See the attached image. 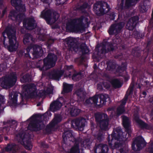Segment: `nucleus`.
<instances>
[{
	"label": "nucleus",
	"instance_id": "a19ab883",
	"mask_svg": "<svg viewBox=\"0 0 153 153\" xmlns=\"http://www.w3.org/2000/svg\"><path fill=\"white\" fill-rule=\"evenodd\" d=\"M134 86V84L131 85L130 86V88L129 91H127L125 94V97L123 99L127 101L128 96L131 94H132L133 92V90Z\"/></svg>",
	"mask_w": 153,
	"mask_h": 153
},
{
	"label": "nucleus",
	"instance_id": "473e14b6",
	"mask_svg": "<svg viewBox=\"0 0 153 153\" xmlns=\"http://www.w3.org/2000/svg\"><path fill=\"white\" fill-rule=\"evenodd\" d=\"M107 69L111 71H114L116 67V64L112 61L110 60L106 62Z\"/></svg>",
	"mask_w": 153,
	"mask_h": 153
},
{
	"label": "nucleus",
	"instance_id": "09e8293b",
	"mask_svg": "<svg viewBox=\"0 0 153 153\" xmlns=\"http://www.w3.org/2000/svg\"><path fill=\"white\" fill-rule=\"evenodd\" d=\"M95 137L97 140L100 142L102 141L104 138L103 133L101 132H99Z\"/></svg>",
	"mask_w": 153,
	"mask_h": 153
},
{
	"label": "nucleus",
	"instance_id": "c03bdc74",
	"mask_svg": "<svg viewBox=\"0 0 153 153\" xmlns=\"http://www.w3.org/2000/svg\"><path fill=\"white\" fill-rule=\"evenodd\" d=\"M115 16V13L114 12H111L106 15V17L107 19L110 21L114 20Z\"/></svg>",
	"mask_w": 153,
	"mask_h": 153
},
{
	"label": "nucleus",
	"instance_id": "f03ea898",
	"mask_svg": "<svg viewBox=\"0 0 153 153\" xmlns=\"http://www.w3.org/2000/svg\"><path fill=\"white\" fill-rule=\"evenodd\" d=\"M84 16L79 18L70 19L66 24V30L68 32H79L84 31L85 29V25L83 22Z\"/></svg>",
	"mask_w": 153,
	"mask_h": 153
},
{
	"label": "nucleus",
	"instance_id": "774afa93",
	"mask_svg": "<svg viewBox=\"0 0 153 153\" xmlns=\"http://www.w3.org/2000/svg\"><path fill=\"white\" fill-rule=\"evenodd\" d=\"M120 153H127L128 151L124 148H121L119 150Z\"/></svg>",
	"mask_w": 153,
	"mask_h": 153
},
{
	"label": "nucleus",
	"instance_id": "c756f323",
	"mask_svg": "<svg viewBox=\"0 0 153 153\" xmlns=\"http://www.w3.org/2000/svg\"><path fill=\"white\" fill-rule=\"evenodd\" d=\"M16 145L14 143H9L7 144L4 149L6 152H12L15 153L16 152Z\"/></svg>",
	"mask_w": 153,
	"mask_h": 153
},
{
	"label": "nucleus",
	"instance_id": "f8f14e48",
	"mask_svg": "<svg viewBox=\"0 0 153 153\" xmlns=\"http://www.w3.org/2000/svg\"><path fill=\"white\" fill-rule=\"evenodd\" d=\"M36 87L34 83H31L25 87V95L28 97L34 98L37 95Z\"/></svg>",
	"mask_w": 153,
	"mask_h": 153
},
{
	"label": "nucleus",
	"instance_id": "423d86ee",
	"mask_svg": "<svg viewBox=\"0 0 153 153\" xmlns=\"http://www.w3.org/2000/svg\"><path fill=\"white\" fill-rule=\"evenodd\" d=\"M93 9L97 15L102 16L108 13L111 8L107 2L100 1H97L94 4Z\"/></svg>",
	"mask_w": 153,
	"mask_h": 153
},
{
	"label": "nucleus",
	"instance_id": "79ce46f5",
	"mask_svg": "<svg viewBox=\"0 0 153 153\" xmlns=\"http://www.w3.org/2000/svg\"><path fill=\"white\" fill-rule=\"evenodd\" d=\"M15 9L19 13H25L26 11L25 5L23 4L22 2L18 6L17 9Z\"/></svg>",
	"mask_w": 153,
	"mask_h": 153
},
{
	"label": "nucleus",
	"instance_id": "aec40b11",
	"mask_svg": "<svg viewBox=\"0 0 153 153\" xmlns=\"http://www.w3.org/2000/svg\"><path fill=\"white\" fill-rule=\"evenodd\" d=\"M32 55L34 59H37L42 56L44 51L41 46L36 45L33 46Z\"/></svg>",
	"mask_w": 153,
	"mask_h": 153
},
{
	"label": "nucleus",
	"instance_id": "7ed1b4c3",
	"mask_svg": "<svg viewBox=\"0 0 153 153\" xmlns=\"http://www.w3.org/2000/svg\"><path fill=\"white\" fill-rule=\"evenodd\" d=\"M65 40L69 51L81 52L82 55L89 54V50L85 44L79 45L75 42V38L72 37H68L65 39Z\"/></svg>",
	"mask_w": 153,
	"mask_h": 153
},
{
	"label": "nucleus",
	"instance_id": "338daca9",
	"mask_svg": "<svg viewBox=\"0 0 153 153\" xmlns=\"http://www.w3.org/2000/svg\"><path fill=\"white\" fill-rule=\"evenodd\" d=\"M134 52V55H136L137 57H139L140 55V53L136 51V49L135 48L133 49L132 50V52L133 53Z\"/></svg>",
	"mask_w": 153,
	"mask_h": 153
},
{
	"label": "nucleus",
	"instance_id": "de8ad7c7",
	"mask_svg": "<svg viewBox=\"0 0 153 153\" xmlns=\"http://www.w3.org/2000/svg\"><path fill=\"white\" fill-rule=\"evenodd\" d=\"M125 112L124 107L120 106L117 108L116 114L117 115L120 116Z\"/></svg>",
	"mask_w": 153,
	"mask_h": 153
},
{
	"label": "nucleus",
	"instance_id": "e433bc0d",
	"mask_svg": "<svg viewBox=\"0 0 153 153\" xmlns=\"http://www.w3.org/2000/svg\"><path fill=\"white\" fill-rule=\"evenodd\" d=\"M108 97V95L106 94H99V99L100 100V103L104 105L106 104V100Z\"/></svg>",
	"mask_w": 153,
	"mask_h": 153
},
{
	"label": "nucleus",
	"instance_id": "49530a36",
	"mask_svg": "<svg viewBox=\"0 0 153 153\" xmlns=\"http://www.w3.org/2000/svg\"><path fill=\"white\" fill-rule=\"evenodd\" d=\"M81 74L82 73L80 71H79L78 72H75L72 75V79L74 80H79L81 78V77L80 78H78L79 76H81Z\"/></svg>",
	"mask_w": 153,
	"mask_h": 153
},
{
	"label": "nucleus",
	"instance_id": "9b49d317",
	"mask_svg": "<svg viewBox=\"0 0 153 153\" xmlns=\"http://www.w3.org/2000/svg\"><path fill=\"white\" fill-rule=\"evenodd\" d=\"M124 25V22H121L112 24L108 30L110 35L116 36L121 32V30Z\"/></svg>",
	"mask_w": 153,
	"mask_h": 153
},
{
	"label": "nucleus",
	"instance_id": "b1692460",
	"mask_svg": "<svg viewBox=\"0 0 153 153\" xmlns=\"http://www.w3.org/2000/svg\"><path fill=\"white\" fill-rule=\"evenodd\" d=\"M62 105V103L57 99L50 104L49 110L51 111L54 112L59 110Z\"/></svg>",
	"mask_w": 153,
	"mask_h": 153
},
{
	"label": "nucleus",
	"instance_id": "a878e982",
	"mask_svg": "<svg viewBox=\"0 0 153 153\" xmlns=\"http://www.w3.org/2000/svg\"><path fill=\"white\" fill-rule=\"evenodd\" d=\"M89 6L88 4L86 2L84 3L81 5H80L78 4L74 6V10L75 11H81L82 13H85L86 12L85 10Z\"/></svg>",
	"mask_w": 153,
	"mask_h": 153
},
{
	"label": "nucleus",
	"instance_id": "ea45409f",
	"mask_svg": "<svg viewBox=\"0 0 153 153\" xmlns=\"http://www.w3.org/2000/svg\"><path fill=\"white\" fill-rule=\"evenodd\" d=\"M21 82L23 83L29 82L31 81V76L28 74L24 75L20 79Z\"/></svg>",
	"mask_w": 153,
	"mask_h": 153
},
{
	"label": "nucleus",
	"instance_id": "37998d69",
	"mask_svg": "<svg viewBox=\"0 0 153 153\" xmlns=\"http://www.w3.org/2000/svg\"><path fill=\"white\" fill-rule=\"evenodd\" d=\"M41 29H38L37 34L39 35L38 39L43 41H46V35L45 34L41 32Z\"/></svg>",
	"mask_w": 153,
	"mask_h": 153
},
{
	"label": "nucleus",
	"instance_id": "72a5a7b5",
	"mask_svg": "<svg viewBox=\"0 0 153 153\" xmlns=\"http://www.w3.org/2000/svg\"><path fill=\"white\" fill-rule=\"evenodd\" d=\"M73 88V85L65 82L63 83V92L64 93H68L71 92Z\"/></svg>",
	"mask_w": 153,
	"mask_h": 153
},
{
	"label": "nucleus",
	"instance_id": "0e129e2a",
	"mask_svg": "<svg viewBox=\"0 0 153 153\" xmlns=\"http://www.w3.org/2000/svg\"><path fill=\"white\" fill-rule=\"evenodd\" d=\"M97 89L100 90H102L103 89V86L102 85V82L98 84L97 85Z\"/></svg>",
	"mask_w": 153,
	"mask_h": 153
},
{
	"label": "nucleus",
	"instance_id": "6e6d98bb",
	"mask_svg": "<svg viewBox=\"0 0 153 153\" xmlns=\"http://www.w3.org/2000/svg\"><path fill=\"white\" fill-rule=\"evenodd\" d=\"M85 60V58L82 56H81L80 58H78L77 60L79 63L80 65H82L84 64Z\"/></svg>",
	"mask_w": 153,
	"mask_h": 153
},
{
	"label": "nucleus",
	"instance_id": "412c9836",
	"mask_svg": "<svg viewBox=\"0 0 153 153\" xmlns=\"http://www.w3.org/2000/svg\"><path fill=\"white\" fill-rule=\"evenodd\" d=\"M7 125L3 128V131H5L7 133H8L10 131L16 129L17 128V124L16 121L13 120H9L7 121Z\"/></svg>",
	"mask_w": 153,
	"mask_h": 153
},
{
	"label": "nucleus",
	"instance_id": "39448f33",
	"mask_svg": "<svg viewBox=\"0 0 153 153\" xmlns=\"http://www.w3.org/2000/svg\"><path fill=\"white\" fill-rule=\"evenodd\" d=\"M17 79L15 72H11L8 76H4L1 79V86L5 89L10 88L16 84Z\"/></svg>",
	"mask_w": 153,
	"mask_h": 153
},
{
	"label": "nucleus",
	"instance_id": "0eeeda50",
	"mask_svg": "<svg viewBox=\"0 0 153 153\" xmlns=\"http://www.w3.org/2000/svg\"><path fill=\"white\" fill-rule=\"evenodd\" d=\"M95 118L101 130L106 131L108 129L109 120L106 114L96 113L95 115Z\"/></svg>",
	"mask_w": 153,
	"mask_h": 153
},
{
	"label": "nucleus",
	"instance_id": "f257e3e1",
	"mask_svg": "<svg viewBox=\"0 0 153 153\" xmlns=\"http://www.w3.org/2000/svg\"><path fill=\"white\" fill-rule=\"evenodd\" d=\"M1 36L3 37V44L4 47L10 52L15 51V47L16 42V31L13 27H7L2 33Z\"/></svg>",
	"mask_w": 153,
	"mask_h": 153
},
{
	"label": "nucleus",
	"instance_id": "4be33fe9",
	"mask_svg": "<svg viewBox=\"0 0 153 153\" xmlns=\"http://www.w3.org/2000/svg\"><path fill=\"white\" fill-rule=\"evenodd\" d=\"M133 116L134 120L138 124L141 128L147 129L149 128L148 124L140 119L138 113H134L133 115Z\"/></svg>",
	"mask_w": 153,
	"mask_h": 153
},
{
	"label": "nucleus",
	"instance_id": "2eb2a0df",
	"mask_svg": "<svg viewBox=\"0 0 153 153\" xmlns=\"http://www.w3.org/2000/svg\"><path fill=\"white\" fill-rule=\"evenodd\" d=\"M85 119L83 118H77L71 121L72 127L77 128L79 131H82L85 126Z\"/></svg>",
	"mask_w": 153,
	"mask_h": 153
},
{
	"label": "nucleus",
	"instance_id": "5fc2aeb1",
	"mask_svg": "<svg viewBox=\"0 0 153 153\" xmlns=\"http://www.w3.org/2000/svg\"><path fill=\"white\" fill-rule=\"evenodd\" d=\"M54 42V39L50 38L46 41V43L48 45V47H49L53 44Z\"/></svg>",
	"mask_w": 153,
	"mask_h": 153
},
{
	"label": "nucleus",
	"instance_id": "f3484780",
	"mask_svg": "<svg viewBox=\"0 0 153 153\" xmlns=\"http://www.w3.org/2000/svg\"><path fill=\"white\" fill-rule=\"evenodd\" d=\"M127 67L126 63L123 62L121 65L118 66L116 69V71L117 73L124 72V73L122 74L120 76L124 78L126 81H128L130 78L129 76L126 71Z\"/></svg>",
	"mask_w": 153,
	"mask_h": 153
},
{
	"label": "nucleus",
	"instance_id": "2f4dec72",
	"mask_svg": "<svg viewBox=\"0 0 153 153\" xmlns=\"http://www.w3.org/2000/svg\"><path fill=\"white\" fill-rule=\"evenodd\" d=\"M55 126L51 122L46 126L45 130L47 134H50L52 131H55L57 128H55Z\"/></svg>",
	"mask_w": 153,
	"mask_h": 153
},
{
	"label": "nucleus",
	"instance_id": "58836bf2",
	"mask_svg": "<svg viewBox=\"0 0 153 153\" xmlns=\"http://www.w3.org/2000/svg\"><path fill=\"white\" fill-rule=\"evenodd\" d=\"M71 114L73 116H76L79 114L80 110L79 109H76L75 107L70 108L69 110Z\"/></svg>",
	"mask_w": 153,
	"mask_h": 153
},
{
	"label": "nucleus",
	"instance_id": "3c124183",
	"mask_svg": "<svg viewBox=\"0 0 153 153\" xmlns=\"http://www.w3.org/2000/svg\"><path fill=\"white\" fill-rule=\"evenodd\" d=\"M91 98L92 103L94 104H96L98 102V99L99 98V94L95 95Z\"/></svg>",
	"mask_w": 153,
	"mask_h": 153
},
{
	"label": "nucleus",
	"instance_id": "393cba45",
	"mask_svg": "<svg viewBox=\"0 0 153 153\" xmlns=\"http://www.w3.org/2000/svg\"><path fill=\"white\" fill-rule=\"evenodd\" d=\"M63 73V72L61 71L54 70L51 72L50 75L52 79L59 80Z\"/></svg>",
	"mask_w": 153,
	"mask_h": 153
},
{
	"label": "nucleus",
	"instance_id": "bb28decb",
	"mask_svg": "<svg viewBox=\"0 0 153 153\" xmlns=\"http://www.w3.org/2000/svg\"><path fill=\"white\" fill-rule=\"evenodd\" d=\"M41 17L44 19L48 23H49L52 19L51 12L50 10L42 11L41 13Z\"/></svg>",
	"mask_w": 153,
	"mask_h": 153
},
{
	"label": "nucleus",
	"instance_id": "5701e85b",
	"mask_svg": "<svg viewBox=\"0 0 153 153\" xmlns=\"http://www.w3.org/2000/svg\"><path fill=\"white\" fill-rule=\"evenodd\" d=\"M94 149V153H107L109 150L108 146L105 144H100Z\"/></svg>",
	"mask_w": 153,
	"mask_h": 153
},
{
	"label": "nucleus",
	"instance_id": "680f3d73",
	"mask_svg": "<svg viewBox=\"0 0 153 153\" xmlns=\"http://www.w3.org/2000/svg\"><path fill=\"white\" fill-rule=\"evenodd\" d=\"M25 16V13H19L17 16V18L18 17L20 19H22Z\"/></svg>",
	"mask_w": 153,
	"mask_h": 153
},
{
	"label": "nucleus",
	"instance_id": "13d9d810",
	"mask_svg": "<svg viewBox=\"0 0 153 153\" xmlns=\"http://www.w3.org/2000/svg\"><path fill=\"white\" fill-rule=\"evenodd\" d=\"M9 16V17H13L15 18H17V16L16 15V12L14 11H10Z\"/></svg>",
	"mask_w": 153,
	"mask_h": 153
},
{
	"label": "nucleus",
	"instance_id": "4d7b16f0",
	"mask_svg": "<svg viewBox=\"0 0 153 153\" xmlns=\"http://www.w3.org/2000/svg\"><path fill=\"white\" fill-rule=\"evenodd\" d=\"M5 99L4 96L0 94V107L2 104H4L5 103Z\"/></svg>",
	"mask_w": 153,
	"mask_h": 153
},
{
	"label": "nucleus",
	"instance_id": "8fccbe9b",
	"mask_svg": "<svg viewBox=\"0 0 153 153\" xmlns=\"http://www.w3.org/2000/svg\"><path fill=\"white\" fill-rule=\"evenodd\" d=\"M25 148L28 150H31L32 148V145L31 142L29 140H26V145L25 146Z\"/></svg>",
	"mask_w": 153,
	"mask_h": 153
},
{
	"label": "nucleus",
	"instance_id": "603ef678",
	"mask_svg": "<svg viewBox=\"0 0 153 153\" xmlns=\"http://www.w3.org/2000/svg\"><path fill=\"white\" fill-rule=\"evenodd\" d=\"M136 1H138L139 0H135ZM134 0H126L125 7L126 8H129L131 6V4L134 2Z\"/></svg>",
	"mask_w": 153,
	"mask_h": 153
},
{
	"label": "nucleus",
	"instance_id": "4468645a",
	"mask_svg": "<svg viewBox=\"0 0 153 153\" xmlns=\"http://www.w3.org/2000/svg\"><path fill=\"white\" fill-rule=\"evenodd\" d=\"M73 131L69 129L64 130V132L62 134L63 141L65 143L66 141H70L72 142H75L76 140H81L80 138H75L73 134Z\"/></svg>",
	"mask_w": 153,
	"mask_h": 153
},
{
	"label": "nucleus",
	"instance_id": "dca6fc26",
	"mask_svg": "<svg viewBox=\"0 0 153 153\" xmlns=\"http://www.w3.org/2000/svg\"><path fill=\"white\" fill-rule=\"evenodd\" d=\"M23 26L27 30H32L34 29L36 24L33 17H30L24 19L23 22Z\"/></svg>",
	"mask_w": 153,
	"mask_h": 153
},
{
	"label": "nucleus",
	"instance_id": "e2e57ef3",
	"mask_svg": "<svg viewBox=\"0 0 153 153\" xmlns=\"http://www.w3.org/2000/svg\"><path fill=\"white\" fill-rule=\"evenodd\" d=\"M124 0H121V2L120 4V8L121 10L125 9H128V8H126L125 7V6H124Z\"/></svg>",
	"mask_w": 153,
	"mask_h": 153
},
{
	"label": "nucleus",
	"instance_id": "6e6552de",
	"mask_svg": "<svg viewBox=\"0 0 153 153\" xmlns=\"http://www.w3.org/2000/svg\"><path fill=\"white\" fill-rule=\"evenodd\" d=\"M57 60L56 55L54 53H48L47 57L43 59L44 65L40 68V70L45 71L55 66Z\"/></svg>",
	"mask_w": 153,
	"mask_h": 153
},
{
	"label": "nucleus",
	"instance_id": "864d4df0",
	"mask_svg": "<svg viewBox=\"0 0 153 153\" xmlns=\"http://www.w3.org/2000/svg\"><path fill=\"white\" fill-rule=\"evenodd\" d=\"M59 17V14L56 12H53L52 16H51L52 19L54 20V22H56L58 20Z\"/></svg>",
	"mask_w": 153,
	"mask_h": 153
},
{
	"label": "nucleus",
	"instance_id": "a18cd8bd",
	"mask_svg": "<svg viewBox=\"0 0 153 153\" xmlns=\"http://www.w3.org/2000/svg\"><path fill=\"white\" fill-rule=\"evenodd\" d=\"M10 2L12 5L17 9L18 6L22 2V0H11Z\"/></svg>",
	"mask_w": 153,
	"mask_h": 153
},
{
	"label": "nucleus",
	"instance_id": "bf43d9fd",
	"mask_svg": "<svg viewBox=\"0 0 153 153\" xmlns=\"http://www.w3.org/2000/svg\"><path fill=\"white\" fill-rule=\"evenodd\" d=\"M102 85L104 88L107 89H109L110 87L108 83L104 81L102 82Z\"/></svg>",
	"mask_w": 153,
	"mask_h": 153
},
{
	"label": "nucleus",
	"instance_id": "4c0bfd02",
	"mask_svg": "<svg viewBox=\"0 0 153 153\" xmlns=\"http://www.w3.org/2000/svg\"><path fill=\"white\" fill-rule=\"evenodd\" d=\"M111 83L113 87L115 88H120L122 86L121 82L117 79H114L112 80Z\"/></svg>",
	"mask_w": 153,
	"mask_h": 153
},
{
	"label": "nucleus",
	"instance_id": "69168bd1",
	"mask_svg": "<svg viewBox=\"0 0 153 153\" xmlns=\"http://www.w3.org/2000/svg\"><path fill=\"white\" fill-rule=\"evenodd\" d=\"M149 149V153H153V142L150 144Z\"/></svg>",
	"mask_w": 153,
	"mask_h": 153
},
{
	"label": "nucleus",
	"instance_id": "6ab92c4d",
	"mask_svg": "<svg viewBox=\"0 0 153 153\" xmlns=\"http://www.w3.org/2000/svg\"><path fill=\"white\" fill-rule=\"evenodd\" d=\"M139 17L137 16L132 17L127 22L126 28L130 30H133L138 22Z\"/></svg>",
	"mask_w": 153,
	"mask_h": 153
},
{
	"label": "nucleus",
	"instance_id": "9d476101",
	"mask_svg": "<svg viewBox=\"0 0 153 153\" xmlns=\"http://www.w3.org/2000/svg\"><path fill=\"white\" fill-rule=\"evenodd\" d=\"M117 49V46L115 44L107 41L103 43L101 46L99 48L98 53L103 54L109 52H113Z\"/></svg>",
	"mask_w": 153,
	"mask_h": 153
},
{
	"label": "nucleus",
	"instance_id": "f704fd0d",
	"mask_svg": "<svg viewBox=\"0 0 153 153\" xmlns=\"http://www.w3.org/2000/svg\"><path fill=\"white\" fill-rule=\"evenodd\" d=\"M62 117L60 114H55L54 117L51 122L56 126L62 121Z\"/></svg>",
	"mask_w": 153,
	"mask_h": 153
},
{
	"label": "nucleus",
	"instance_id": "a211bd4d",
	"mask_svg": "<svg viewBox=\"0 0 153 153\" xmlns=\"http://www.w3.org/2000/svg\"><path fill=\"white\" fill-rule=\"evenodd\" d=\"M122 119L123 125L125 129L126 135L128 134V137H131V130L130 128L131 122L128 117L123 115L121 116Z\"/></svg>",
	"mask_w": 153,
	"mask_h": 153
},
{
	"label": "nucleus",
	"instance_id": "cd10ccee",
	"mask_svg": "<svg viewBox=\"0 0 153 153\" xmlns=\"http://www.w3.org/2000/svg\"><path fill=\"white\" fill-rule=\"evenodd\" d=\"M75 94L77 95L78 99L79 100L82 101L84 100L86 95L82 88L77 89L76 91Z\"/></svg>",
	"mask_w": 153,
	"mask_h": 153
},
{
	"label": "nucleus",
	"instance_id": "052dcab7",
	"mask_svg": "<svg viewBox=\"0 0 153 153\" xmlns=\"http://www.w3.org/2000/svg\"><path fill=\"white\" fill-rule=\"evenodd\" d=\"M57 2H59V5H63L66 4V2L68 0H56Z\"/></svg>",
	"mask_w": 153,
	"mask_h": 153
},
{
	"label": "nucleus",
	"instance_id": "ddd939ff",
	"mask_svg": "<svg viewBox=\"0 0 153 153\" xmlns=\"http://www.w3.org/2000/svg\"><path fill=\"white\" fill-rule=\"evenodd\" d=\"M142 145L145 146L146 143L143 137L140 136L133 141L131 145L132 149L135 151H139L142 148Z\"/></svg>",
	"mask_w": 153,
	"mask_h": 153
},
{
	"label": "nucleus",
	"instance_id": "1a4fd4ad",
	"mask_svg": "<svg viewBox=\"0 0 153 153\" xmlns=\"http://www.w3.org/2000/svg\"><path fill=\"white\" fill-rule=\"evenodd\" d=\"M42 115L40 114H36L32 115L31 118V120L28 125L27 129L32 131H37L42 129L41 125L39 124L40 120L36 118H40Z\"/></svg>",
	"mask_w": 153,
	"mask_h": 153
},
{
	"label": "nucleus",
	"instance_id": "7c9ffc66",
	"mask_svg": "<svg viewBox=\"0 0 153 153\" xmlns=\"http://www.w3.org/2000/svg\"><path fill=\"white\" fill-rule=\"evenodd\" d=\"M33 41V36L29 33H26L23 37V42L24 45H28L31 41Z\"/></svg>",
	"mask_w": 153,
	"mask_h": 153
},
{
	"label": "nucleus",
	"instance_id": "c9c22d12",
	"mask_svg": "<svg viewBox=\"0 0 153 153\" xmlns=\"http://www.w3.org/2000/svg\"><path fill=\"white\" fill-rule=\"evenodd\" d=\"M148 6L147 5L146 1H141L140 2L139 8L140 12L144 13L146 12L148 9Z\"/></svg>",
	"mask_w": 153,
	"mask_h": 153
},
{
	"label": "nucleus",
	"instance_id": "c85d7f7f",
	"mask_svg": "<svg viewBox=\"0 0 153 153\" xmlns=\"http://www.w3.org/2000/svg\"><path fill=\"white\" fill-rule=\"evenodd\" d=\"M18 96V94L16 93H14L13 95L12 93H10L9 96L10 100L8 101V103L11 105L16 104L17 101Z\"/></svg>",
	"mask_w": 153,
	"mask_h": 153
},
{
	"label": "nucleus",
	"instance_id": "20e7f679",
	"mask_svg": "<svg viewBox=\"0 0 153 153\" xmlns=\"http://www.w3.org/2000/svg\"><path fill=\"white\" fill-rule=\"evenodd\" d=\"M122 129L117 128L114 129L111 135H109L107 140L109 146L112 149L119 148L122 146V143L119 141V139L123 134Z\"/></svg>",
	"mask_w": 153,
	"mask_h": 153
}]
</instances>
